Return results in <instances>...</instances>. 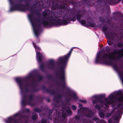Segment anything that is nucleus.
<instances>
[{
    "mask_svg": "<svg viewBox=\"0 0 123 123\" xmlns=\"http://www.w3.org/2000/svg\"><path fill=\"white\" fill-rule=\"evenodd\" d=\"M31 13L28 15V17L32 25L34 33L37 37L39 35L40 31V28L42 25L48 27L55 24L64 25L69 23L68 21L69 20L67 16L63 18L62 20L58 18L54 19L51 17H49L47 11H45L43 13V18L41 19L39 17H36L34 12L31 10Z\"/></svg>",
    "mask_w": 123,
    "mask_h": 123,
    "instance_id": "f257e3e1",
    "label": "nucleus"
},
{
    "mask_svg": "<svg viewBox=\"0 0 123 123\" xmlns=\"http://www.w3.org/2000/svg\"><path fill=\"white\" fill-rule=\"evenodd\" d=\"M117 103H119L117 106L119 110L116 113V115L113 117L114 118L115 120L121 117V115L123 112V95H122L119 92H115L110 94L108 97V99L106 98L104 101L99 102L101 106L104 107L105 109L108 108L109 105L110 104H112V106L114 107L115 106V104H117Z\"/></svg>",
    "mask_w": 123,
    "mask_h": 123,
    "instance_id": "f03ea898",
    "label": "nucleus"
},
{
    "mask_svg": "<svg viewBox=\"0 0 123 123\" xmlns=\"http://www.w3.org/2000/svg\"><path fill=\"white\" fill-rule=\"evenodd\" d=\"M123 55V49L119 51L116 50L113 52L106 54H103L101 51H100L97 54L95 62L96 63L111 64V61L118 59Z\"/></svg>",
    "mask_w": 123,
    "mask_h": 123,
    "instance_id": "7ed1b4c3",
    "label": "nucleus"
},
{
    "mask_svg": "<svg viewBox=\"0 0 123 123\" xmlns=\"http://www.w3.org/2000/svg\"><path fill=\"white\" fill-rule=\"evenodd\" d=\"M29 118L26 116H22L20 112L4 120L6 123H29Z\"/></svg>",
    "mask_w": 123,
    "mask_h": 123,
    "instance_id": "20e7f679",
    "label": "nucleus"
},
{
    "mask_svg": "<svg viewBox=\"0 0 123 123\" xmlns=\"http://www.w3.org/2000/svg\"><path fill=\"white\" fill-rule=\"evenodd\" d=\"M74 47L72 48L70 50L68 54L65 56L64 57H60L58 59L59 62L61 63L62 66L61 68V71L60 74V77L61 79L63 80L64 79L65 74L63 70L64 68L66 66L67 62L69 58L73 49Z\"/></svg>",
    "mask_w": 123,
    "mask_h": 123,
    "instance_id": "39448f33",
    "label": "nucleus"
},
{
    "mask_svg": "<svg viewBox=\"0 0 123 123\" xmlns=\"http://www.w3.org/2000/svg\"><path fill=\"white\" fill-rule=\"evenodd\" d=\"M10 5V11L19 10L25 11L27 10L25 7H22V5L19 4L21 0H8Z\"/></svg>",
    "mask_w": 123,
    "mask_h": 123,
    "instance_id": "423d86ee",
    "label": "nucleus"
},
{
    "mask_svg": "<svg viewBox=\"0 0 123 123\" xmlns=\"http://www.w3.org/2000/svg\"><path fill=\"white\" fill-rule=\"evenodd\" d=\"M16 81L18 84L21 91V93L22 94L23 92H26L27 85L25 83V80L22 78H15Z\"/></svg>",
    "mask_w": 123,
    "mask_h": 123,
    "instance_id": "0eeeda50",
    "label": "nucleus"
},
{
    "mask_svg": "<svg viewBox=\"0 0 123 123\" xmlns=\"http://www.w3.org/2000/svg\"><path fill=\"white\" fill-rule=\"evenodd\" d=\"M78 113L80 114H83L86 115L88 117H90L93 115V112L89 110L87 108L83 107L80 108L78 111Z\"/></svg>",
    "mask_w": 123,
    "mask_h": 123,
    "instance_id": "6e6552de",
    "label": "nucleus"
},
{
    "mask_svg": "<svg viewBox=\"0 0 123 123\" xmlns=\"http://www.w3.org/2000/svg\"><path fill=\"white\" fill-rule=\"evenodd\" d=\"M27 97L26 96H22V99L21 103L23 105L25 104L26 103L27 101L28 100L29 101L28 104H30V102L32 101L33 99V96L31 95L29 96L28 99L26 98Z\"/></svg>",
    "mask_w": 123,
    "mask_h": 123,
    "instance_id": "1a4fd4ad",
    "label": "nucleus"
},
{
    "mask_svg": "<svg viewBox=\"0 0 123 123\" xmlns=\"http://www.w3.org/2000/svg\"><path fill=\"white\" fill-rule=\"evenodd\" d=\"M33 45L35 49V51L36 52L37 58V61L39 62H41L42 60V56L40 52H37V50H40V48L38 47H37L35 45L34 43H33Z\"/></svg>",
    "mask_w": 123,
    "mask_h": 123,
    "instance_id": "9d476101",
    "label": "nucleus"
},
{
    "mask_svg": "<svg viewBox=\"0 0 123 123\" xmlns=\"http://www.w3.org/2000/svg\"><path fill=\"white\" fill-rule=\"evenodd\" d=\"M69 97L70 100H73L74 101H76L78 98L76 93L73 91H72L70 93Z\"/></svg>",
    "mask_w": 123,
    "mask_h": 123,
    "instance_id": "9b49d317",
    "label": "nucleus"
},
{
    "mask_svg": "<svg viewBox=\"0 0 123 123\" xmlns=\"http://www.w3.org/2000/svg\"><path fill=\"white\" fill-rule=\"evenodd\" d=\"M113 67L114 69L117 72L123 84V72L121 71H118L117 67V66H114Z\"/></svg>",
    "mask_w": 123,
    "mask_h": 123,
    "instance_id": "f8f14e48",
    "label": "nucleus"
},
{
    "mask_svg": "<svg viewBox=\"0 0 123 123\" xmlns=\"http://www.w3.org/2000/svg\"><path fill=\"white\" fill-rule=\"evenodd\" d=\"M106 37L108 39L107 40L108 44L110 45H111L112 43V40L113 39L112 36L111 35V34H110L108 35H106Z\"/></svg>",
    "mask_w": 123,
    "mask_h": 123,
    "instance_id": "ddd939ff",
    "label": "nucleus"
},
{
    "mask_svg": "<svg viewBox=\"0 0 123 123\" xmlns=\"http://www.w3.org/2000/svg\"><path fill=\"white\" fill-rule=\"evenodd\" d=\"M111 114L110 113H105V114L104 112H103L102 111H100L99 113V115L100 117L102 118L104 117L105 116L106 117H108L110 116Z\"/></svg>",
    "mask_w": 123,
    "mask_h": 123,
    "instance_id": "4468645a",
    "label": "nucleus"
},
{
    "mask_svg": "<svg viewBox=\"0 0 123 123\" xmlns=\"http://www.w3.org/2000/svg\"><path fill=\"white\" fill-rule=\"evenodd\" d=\"M76 16L77 20L81 24L84 25H86V22L85 21L83 20H80V18L81 17L80 15L78 14H77Z\"/></svg>",
    "mask_w": 123,
    "mask_h": 123,
    "instance_id": "2eb2a0df",
    "label": "nucleus"
},
{
    "mask_svg": "<svg viewBox=\"0 0 123 123\" xmlns=\"http://www.w3.org/2000/svg\"><path fill=\"white\" fill-rule=\"evenodd\" d=\"M98 95H95L92 98V99L93 100V103H95L97 102V101L98 100Z\"/></svg>",
    "mask_w": 123,
    "mask_h": 123,
    "instance_id": "dca6fc26",
    "label": "nucleus"
},
{
    "mask_svg": "<svg viewBox=\"0 0 123 123\" xmlns=\"http://www.w3.org/2000/svg\"><path fill=\"white\" fill-rule=\"evenodd\" d=\"M49 64L50 65L51 67L50 68H52L54 64V61L53 60H49Z\"/></svg>",
    "mask_w": 123,
    "mask_h": 123,
    "instance_id": "f3484780",
    "label": "nucleus"
},
{
    "mask_svg": "<svg viewBox=\"0 0 123 123\" xmlns=\"http://www.w3.org/2000/svg\"><path fill=\"white\" fill-rule=\"evenodd\" d=\"M59 115H60V117L61 118L62 117L64 118L66 116V113H65L64 114L61 113L59 114Z\"/></svg>",
    "mask_w": 123,
    "mask_h": 123,
    "instance_id": "a211bd4d",
    "label": "nucleus"
},
{
    "mask_svg": "<svg viewBox=\"0 0 123 123\" xmlns=\"http://www.w3.org/2000/svg\"><path fill=\"white\" fill-rule=\"evenodd\" d=\"M66 113L68 115H71L72 114V112L71 110L69 109H68L66 111Z\"/></svg>",
    "mask_w": 123,
    "mask_h": 123,
    "instance_id": "6ab92c4d",
    "label": "nucleus"
},
{
    "mask_svg": "<svg viewBox=\"0 0 123 123\" xmlns=\"http://www.w3.org/2000/svg\"><path fill=\"white\" fill-rule=\"evenodd\" d=\"M37 118V116L36 114H35L32 117V119L34 120L36 119Z\"/></svg>",
    "mask_w": 123,
    "mask_h": 123,
    "instance_id": "aec40b11",
    "label": "nucleus"
},
{
    "mask_svg": "<svg viewBox=\"0 0 123 123\" xmlns=\"http://www.w3.org/2000/svg\"><path fill=\"white\" fill-rule=\"evenodd\" d=\"M79 101L81 102L84 103H85L86 102V101L85 100H80Z\"/></svg>",
    "mask_w": 123,
    "mask_h": 123,
    "instance_id": "412c9836",
    "label": "nucleus"
},
{
    "mask_svg": "<svg viewBox=\"0 0 123 123\" xmlns=\"http://www.w3.org/2000/svg\"><path fill=\"white\" fill-rule=\"evenodd\" d=\"M76 108V106L74 105H73L72 106V109L73 110H75Z\"/></svg>",
    "mask_w": 123,
    "mask_h": 123,
    "instance_id": "4be33fe9",
    "label": "nucleus"
},
{
    "mask_svg": "<svg viewBox=\"0 0 123 123\" xmlns=\"http://www.w3.org/2000/svg\"><path fill=\"white\" fill-rule=\"evenodd\" d=\"M95 107L96 108L98 109H99L100 108V106L99 105H96Z\"/></svg>",
    "mask_w": 123,
    "mask_h": 123,
    "instance_id": "5701e85b",
    "label": "nucleus"
},
{
    "mask_svg": "<svg viewBox=\"0 0 123 123\" xmlns=\"http://www.w3.org/2000/svg\"><path fill=\"white\" fill-rule=\"evenodd\" d=\"M123 45L121 43H119L118 44L117 46L118 47H120L122 46Z\"/></svg>",
    "mask_w": 123,
    "mask_h": 123,
    "instance_id": "b1692460",
    "label": "nucleus"
},
{
    "mask_svg": "<svg viewBox=\"0 0 123 123\" xmlns=\"http://www.w3.org/2000/svg\"><path fill=\"white\" fill-rule=\"evenodd\" d=\"M44 67V66L43 64L42 65L40 66V68L42 70V68L43 67Z\"/></svg>",
    "mask_w": 123,
    "mask_h": 123,
    "instance_id": "393cba45",
    "label": "nucleus"
},
{
    "mask_svg": "<svg viewBox=\"0 0 123 123\" xmlns=\"http://www.w3.org/2000/svg\"><path fill=\"white\" fill-rule=\"evenodd\" d=\"M112 122V121L111 119L109 120L108 121V122L109 123H111Z\"/></svg>",
    "mask_w": 123,
    "mask_h": 123,
    "instance_id": "a878e982",
    "label": "nucleus"
},
{
    "mask_svg": "<svg viewBox=\"0 0 123 123\" xmlns=\"http://www.w3.org/2000/svg\"><path fill=\"white\" fill-rule=\"evenodd\" d=\"M101 122L102 123H107L104 120H102Z\"/></svg>",
    "mask_w": 123,
    "mask_h": 123,
    "instance_id": "bb28decb",
    "label": "nucleus"
},
{
    "mask_svg": "<svg viewBox=\"0 0 123 123\" xmlns=\"http://www.w3.org/2000/svg\"><path fill=\"white\" fill-rule=\"evenodd\" d=\"M46 121L45 120H43L42 121V123H46Z\"/></svg>",
    "mask_w": 123,
    "mask_h": 123,
    "instance_id": "cd10ccee",
    "label": "nucleus"
},
{
    "mask_svg": "<svg viewBox=\"0 0 123 123\" xmlns=\"http://www.w3.org/2000/svg\"><path fill=\"white\" fill-rule=\"evenodd\" d=\"M79 107H80L82 106V105L80 104H79Z\"/></svg>",
    "mask_w": 123,
    "mask_h": 123,
    "instance_id": "c85d7f7f",
    "label": "nucleus"
},
{
    "mask_svg": "<svg viewBox=\"0 0 123 123\" xmlns=\"http://www.w3.org/2000/svg\"><path fill=\"white\" fill-rule=\"evenodd\" d=\"M75 20V18H73V19H72L71 20L73 21H74Z\"/></svg>",
    "mask_w": 123,
    "mask_h": 123,
    "instance_id": "c756f323",
    "label": "nucleus"
},
{
    "mask_svg": "<svg viewBox=\"0 0 123 123\" xmlns=\"http://www.w3.org/2000/svg\"><path fill=\"white\" fill-rule=\"evenodd\" d=\"M115 109H114L113 110V111L112 112V114H113V113H114V112H115Z\"/></svg>",
    "mask_w": 123,
    "mask_h": 123,
    "instance_id": "7c9ffc66",
    "label": "nucleus"
},
{
    "mask_svg": "<svg viewBox=\"0 0 123 123\" xmlns=\"http://www.w3.org/2000/svg\"><path fill=\"white\" fill-rule=\"evenodd\" d=\"M118 0V2H119V1H120V0Z\"/></svg>",
    "mask_w": 123,
    "mask_h": 123,
    "instance_id": "2f4dec72",
    "label": "nucleus"
},
{
    "mask_svg": "<svg viewBox=\"0 0 123 123\" xmlns=\"http://www.w3.org/2000/svg\"><path fill=\"white\" fill-rule=\"evenodd\" d=\"M122 3H123V1H122Z\"/></svg>",
    "mask_w": 123,
    "mask_h": 123,
    "instance_id": "473e14b6",
    "label": "nucleus"
},
{
    "mask_svg": "<svg viewBox=\"0 0 123 123\" xmlns=\"http://www.w3.org/2000/svg\"><path fill=\"white\" fill-rule=\"evenodd\" d=\"M59 17H61V16H59Z\"/></svg>",
    "mask_w": 123,
    "mask_h": 123,
    "instance_id": "72a5a7b5",
    "label": "nucleus"
}]
</instances>
